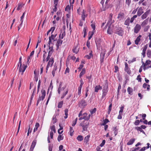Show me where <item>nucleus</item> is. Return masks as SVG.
<instances>
[{
	"label": "nucleus",
	"mask_w": 151,
	"mask_h": 151,
	"mask_svg": "<svg viewBox=\"0 0 151 151\" xmlns=\"http://www.w3.org/2000/svg\"><path fill=\"white\" fill-rule=\"evenodd\" d=\"M108 91V83L106 81H105L103 85L102 90V99H104L106 96Z\"/></svg>",
	"instance_id": "1"
},
{
	"label": "nucleus",
	"mask_w": 151,
	"mask_h": 151,
	"mask_svg": "<svg viewBox=\"0 0 151 151\" xmlns=\"http://www.w3.org/2000/svg\"><path fill=\"white\" fill-rule=\"evenodd\" d=\"M20 65V66L19 68V71L20 72H21V75H22L23 74V73L25 70L26 68H27V66L26 65H25L23 64V65H22V62L19 61L18 63V66H19Z\"/></svg>",
	"instance_id": "2"
},
{
	"label": "nucleus",
	"mask_w": 151,
	"mask_h": 151,
	"mask_svg": "<svg viewBox=\"0 0 151 151\" xmlns=\"http://www.w3.org/2000/svg\"><path fill=\"white\" fill-rule=\"evenodd\" d=\"M41 93L42 95L41 96H39L37 102V105L39 103L40 101L41 100L43 101L44 99L46 93L45 91V90H42Z\"/></svg>",
	"instance_id": "3"
},
{
	"label": "nucleus",
	"mask_w": 151,
	"mask_h": 151,
	"mask_svg": "<svg viewBox=\"0 0 151 151\" xmlns=\"http://www.w3.org/2000/svg\"><path fill=\"white\" fill-rule=\"evenodd\" d=\"M89 124V123L87 122H85V121H83L81 123L80 125L82 127L83 131H87V128Z\"/></svg>",
	"instance_id": "4"
},
{
	"label": "nucleus",
	"mask_w": 151,
	"mask_h": 151,
	"mask_svg": "<svg viewBox=\"0 0 151 151\" xmlns=\"http://www.w3.org/2000/svg\"><path fill=\"white\" fill-rule=\"evenodd\" d=\"M54 61L53 58H50V59L49 60V61L48 63V64H47V67H46V70H47V69L50 67H51L53 63H54Z\"/></svg>",
	"instance_id": "5"
},
{
	"label": "nucleus",
	"mask_w": 151,
	"mask_h": 151,
	"mask_svg": "<svg viewBox=\"0 0 151 151\" xmlns=\"http://www.w3.org/2000/svg\"><path fill=\"white\" fill-rule=\"evenodd\" d=\"M115 32L119 35L122 36L123 34V31L122 29V28L119 27L116 29Z\"/></svg>",
	"instance_id": "6"
},
{
	"label": "nucleus",
	"mask_w": 151,
	"mask_h": 151,
	"mask_svg": "<svg viewBox=\"0 0 151 151\" xmlns=\"http://www.w3.org/2000/svg\"><path fill=\"white\" fill-rule=\"evenodd\" d=\"M105 54L106 51L104 50H103L101 54L100 62L101 63H102L103 62Z\"/></svg>",
	"instance_id": "7"
},
{
	"label": "nucleus",
	"mask_w": 151,
	"mask_h": 151,
	"mask_svg": "<svg viewBox=\"0 0 151 151\" xmlns=\"http://www.w3.org/2000/svg\"><path fill=\"white\" fill-rule=\"evenodd\" d=\"M87 105L86 102L85 100L84 99L82 100L79 102V106L82 107L83 108L85 106Z\"/></svg>",
	"instance_id": "8"
},
{
	"label": "nucleus",
	"mask_w": 151,
	"mask_h": 151,
	"mask_svg": "<svg viewBox=\"0 0 151 151\" xmlns=\"http://www.w3.org/2000/svg\"><path fill=\"white\" fill-rule=\"evenodd\" d=\"M113 14L111 13L109 15V20L107 24H109L111 26V24H112L114 22V20H112Z\"/></svg>",
	"instance_id": "9"
},
{
	"label": "nucleus",
	"mask_w": 151,
	"mask_h": 151,
	"mask_svg": "<svg viewBox=\"0 0 151 151\" xmlns=\"http://www.w3.org/2000/svg\"><path fill=\"white\" fill-rule=\"evenodd\" d=\"M141 26L139 24H137L134 28V32L137 33L141 29Z\"/></svg>",
	"instance_id": "10"
},
{
	"label": "nucleus",
	"mask_w": 151,
	"mask_h": 151,
	"mask_svg": "<svg viewBox=\"0 0 151 151\" xmlns=\"http://www.w3.org/2000/svg\"><path fill=\"white\" fill-rule=\"evenodd\" d=\"M124 17V13L122 12H120L118 15L117 18L119 20L123 19Z\"/></svg>",
	"instance_id": "11"
},
{
	"label": "nucleus",
	"mask_w": 151,
	"mask_h": 151,
	"mask_svg": "<svg viewBox=\"0 0 151 151\" xmlns=\"http://www.w3.org/2000/svg\"><path fill=\"white\" fill-rule=\"evenodd\" d=\"M150 12V10L149 9L145 12L141 16V18L143 19H145L149 15Z\"/></svg>",
	"instance_id": "12"
},
{
	"label": "nucleus",
	"mask_w": 151,
	"mask_h": 151,
	"mask_svg": "<svg viewBox=\"0 0 151 151\" xmlns=\"http://www.w3.org/2000/svg\"><path fill=\"white\" fill-rule=\"evenodd\" d=\"M63 42V40H61L60 39H59L56 44V46L57 47V49H58L59 46H60L62 44Z\"/></svg>",
	"instance_id": "13"
},
{
	"label": "nucleus",
	"mask_w": 151,
	"mask_h": 151,
	"mask_svg": "<svg viewBox=\"0 0 151 151\" xmlns=\"http://www.w3.org/2000/svg\"><path fill=\"white\" fill-rule=\"evenodd\" d=\"M62 83L60 82V85L58 88V93L59 94H60V92L62 91H63L65 89V88L64 87H62Z\"/></svg>",
	"instance_id": "14"
},
{
	"label": "nucleus",
	"mask_w": 151,
	"mask_h": 151,
	"mask_svg": "<svg viewBox=\"0 0 151 151\" xmlns=\"http://www.w3.org/2000/svg\"><path fill=\"white\" fill-rule=\"evenodd\" d=\"M144 12L143 10L141 7H140L137 11V14L138 16H140Z\"/></svg>",
	"instance_id": "15"
},
{
	"label": "nucleus",
	"mask_w": 151,
	"mask_h": 151,
	"mask_svg": "<svg viewBox=\"0 0 151 151\" xmlns=\"http://www.w3.org/2000/svg\"><path fill=\"white\" fill-rule=\"evenodd\" d=\"M79 50V48L77 46H76L74 47L73 49V51L74 53L77 54L78 53Z\"/></svg>",
	"instance_id": "16"
},
{
	"label": "nucleus",
	"mask_w": 151,
	"mask_h": 151,
	"mask_svg": "<svg viewBox=\"0 0 151 151\" xmlns=\"http://www.w3.org/2000/svg\"><path fill=\"white\" fill-rule=\"evenodd\" d=\"M141 37V35H139L138 37L136 40L135 41V44L136 45H138L139 44V42L140 40V38Z\"/></svg>",
	"instance_id": "17"
},
{
	"label": "nucleus",
	"mask_w": 151,
	"mask_h": 151,
	"mask_svg": "<svg viewBox=\"0 0 151 151\" xmlns=\"http://www.w3.org/2000/svg\"><path fill=\"white\" fill-rule=\"evenodd\" d=\"M125 70L126 72L129 74L130 73V71L128 68V64L126 63H125Z\"/></svg>",
	"instance_id": "18"
},
{
	"label": "nucleus",
	"mask_w": 151,
	"mask_h": 151,
	"mask_svg": "<svg viewBox=\"0 0 151 151\" xmlns=\"http://www.w3.org/2000/svg\"><path fill=\"white\" fill-rule=\"evenodd\" d=\"M102 89V87L99 85L97 86L95 88V92H97L98 91Z\"/></svg>",
	"instance_id": "19"
},
{
	"label": "nucleus",
	"mask_w": 151,
	"mask_h": 151,
	"mask_svg": "<svg viewBox=\"0 0 151 151\" xmlns=\"http://www.w3.org/2000/svg\"><path fill=\"white\" fill-rule=\"evenodd\" d=\"M134 139H130L129 141L127 142V144L128 145H132L135 141Z\"/></svg>",
	"instance_id": "20"
},
{
	"label": "nucleus",
	"mask_w": 151,
	"mask_h": 151,
	"mask_svg": "<svg viewBox=\"0 0 151 151\" xmlns=\"http://www.w3.org/2000/svg\"><path fill=\"white\" fill-rule=\"evenodd\" d=\"M150 86L149 85H147L145 83H144L143 85V87L144 88H147V91H149L150 89Z\"/></svg>",
	"instance_id": "21"
},
{
	"label": "nucleus",
	"mask_w": 151,
	"mask_h": 151,
	"mask_svg": "<svg viewBox=\"0 0 151 151\" xmlns=\"http://www.w3.org/2000/svg\"><path fill=\"white\" fill-rule=\"evenodd\" d=\"M40 124L38 123H36L35 125V127L33 130V132H35L37 130L38 127H39Z\"/></svg>",
	"instance_id": "22"
},
{
	"label": "nucleus",
	"mask_w": 151,
	"mask_h": 151,
	"mask_svg": "<svg viewBox=\"0 0 151 151\" xmlns=\"http://www.w3.org/2000/svg\"><path fill=\"white\" fill-rule=\"evenodd\" d=\"M85 11L84 10H83L81 15L82 19L84 21L85 20V17H86V16L85 15Z\"/></svg>",
	"instance_id": "23"
},
{
	"label": "nucleus",
	"mask_w": 151,
	"mask_h": 151,
	"mask_svg": "<svg viewBox=\"0 0 151 151\" xmlns=\"http://www.w3.org/2000/svg\"><path fill=\"white\" fill-rule=\"evenodd\" d=\"M127 91L129 94L131 95H132L133 90L132 88L130 87H128L127 88Z\"/></svg>",
	"instance_id": "24"
},
{
	"label": "nucleus",
	"mask_w": 151,
	"mask_h": 151,
	"mask_svg": "<svg viewBox=\"0 0 151 151\" xmlns=\"http://www.w3.org/2000/svg\"><path fill=\"white\" fill-rule=\"evenodd\" d=\"M24 5V4H22V3H19L17 10H20Z\"/></svg>",
	"instance_id": "25"
},
{
	"label": "nucleus",
	"mask_w": 151,
	"mask_h": 151,
	"mask_svg": "<svg viewBox=\"0 0 151 151\" xmlns=\"http://www.w3.org/2000/svg\"><path fill=\"white\" fill-rule=\"evenodd\" d=\"M109 1V0H106V2H105V7L104 8V6H103V10L104 11L106 10V9H107V8H108V6H107V3H108V2Z\"/></svg>",
	"instance_id": "26"
},
{
	"label": "nucleus",
	"mask_w": 151,
	"mask_h": 151,
	"mask_svg": "<svg viewBox=\"0 0 151 151\" xmlns=\"http://www.w3.org/2000/svg\"><path fill=\"white\" fill-rule=\"evenodd\" d=\"M130 20V18L129 17L128 18L125 22L124 24L129 26V24Z\"/></svg>",
	"instance_id": "27"
},
{
	"label": "nucleus",
	"mask_w": 151,
	"mask_h": 151,
	"mask_svg": "<svg viewBox=\"0 0 151 151\" xmlns=\"http://www.w3.org/2000/svg\"><path fill=\"white\" fill-rule=\"evenodd\" d=\"M57 34H55V35H54L53 34H52L49 37L50 38L51 40H52L53 41H55V39L56 37V36Z\"/></svg>",
	"instance_id": "28"
},
{
	"label": "nucleus",
	"mask_w": 151,
	"mask_h": 151,
	"mask_svg": "<svg viewBox=\"0 0 151 151\" xmlns=\"http://www.w3.org/2000/svg\"><path fill=\"white\" fill-rule=\"evenodd\" d=\"M83 137L81 135H79L77 137V140L79 141H82L83 139Z\"/></svg>",
	"instance_id": "29"
},
{
	"label": "nucleus",
	"mask_w": 151,
	"mask_h": 151,
	"mask_svg": "<svg viewBox=\"0 0 151 151\" xmlns=\"http://www.w3.org/2000/svg\"><path fill=\"white\" fill-rule=\"evenodd\" d=\"M36 142L37 140L35 139L32 142L31 147L34 148L36 145Z\"/></svg>",
	"instance_id": "30"
},
{
	"label": "nucleus",
	"mask_w": 151,
	"mask_h": 151,
	"mask_svg": "<svg viewBox=\"0 0 151 151\" xmlns=\"http://www.w3.org/2000/svg\"><path fill=\"white\" fill-rule=\"evenodd\" d=\"M110 25L109 26V27L107 30V32L108 34H111L112 33V29L110 28Z\"/></svg>",
	"instance_id": "31"
},
{
	"label": "nucleus",
	"mask_w": 151,
	"mask_h": 151,
	"mask_svg": "<svg viewBox=\"0 0 151 151\" xmlns=\"http://www.w3.org/2000/svg\"><path fill=\"white\" fill-rule=\"evenodd\" d=\"M50 128L51 130V131L53 132V131L55 133L56 132V130L55 129V126L54 125H51V126L50 127Z\"/></svg>",
	"instance_id": "32"
},
{
	"label": "nucleus",
	"mask_w": 151,
	"mask_h": 151,
	"mask_svg": "<svg viewBox=\"0 0 151 151\" xmlns=\"http://www.w3.org/2000/svg\"><path fill=\"white\" fill-rule=\"evenodd\" d=\"M68 109H65V116H64V117L65 119H66L68 117Z\"/></svg>",
	"instance_id": "33"
},
{
	"label": "nucleus",
	"mask_w": 151,
	"mask_h": 151,
	"mask_svg": "<svg viewBox=\"0 0 151 151\" xmlns=\"http://www.w3.org/2000/svg\"><path fill=\"white\" fill-rule=\"evenodd\" d=\"M63 137L62 135H59L58 137V141L60 142V140L63 139Z\"/></svg>",
	"instance_id": "34"
},
{
	"label": "nucleus",
	"mask_w": 151,
	"mask_h": 151,
	"mask_svg": "<svg viewBox=\"0 0 151 151\" xmlns=\"http://www.w3.org/2000/svg\"><path fill=\"white\" fill-rule=\"evenodd\" d=\"M52 54V53H51V51L49 52L48 55L47 56V58H46L47 61L48 60H49L50 59V57L51 56Z\"/></svg>",
	"instance_id": "35"
},
{
	"label": "nucleus",
	"mask_w": 151,
	"mask_h": 151,
	"mask_svg": "<svg viewBox=\"0 0 151 151\" xmlns=\"http://www.w3.org/2000/svg\"><path fill=\"white\" fill-rule=\"evenodd\" d=\"M57 121V119L56 118V117L55 116H53L52 118V123L54 124Z\"/></svg>",
	"instance_id": "36"
},
{
	"label": "nucleus",
	"mask_w": 151,
	"mask_h": 151,
	"mask_svg": "<svg viewBox=\"0 0 151 151\" xmlns=\"http://www.w3.org/2000/svg\"><path fill=\"white\" fill-rule=\"evenodd\" d=\"M151 61L150 60H146V61L145 62V63H143V65H147L151 63Z\"/></svg>",
	"instance_id": "37"
},
{
	"label": "nucleus",
	"mask_w": 151,
	"mask_h": 151,
	"mask_svg": "<svg viewBox=\"0 0 151 151\" xmlns=\"http://www.w3.org/2000/svg\"><path fill=\"white\" fill-rule=\"evenodd\" d=\"M147 55L149 58H151V51L150 50H148L147 51Z\"/></svg>",
	"instance_id": "38"
},
{
	"label": "nucleus",
	"mask_w": 151,
	"mask_h": 151,
	"mask_svg": "<svg viewBox=\"0 0 151 151\" xmlns=\"http://www.w3.org/2000/svg\"><path fill=\"white\" fill-rule=\"evenodd\" d=\"M59 126L60 127V128L58 129V132L59 134H61L63 132V130L61 131V132H60V131L62 130L63 129V128L60 126V124H59Z\"/></svg>",
	"instance_id": "39"
},
{
	"label": "nucleus",
	"mask_w": 151,
	"mask_h": 151,
	"mask_svg": "<svg viewBox=\"0 0 151 151\" xmlns=\"http://www.w3.org/2000/svg\"><path fill=\"white\" fill-rule=\"evenodd\" d=\"M135 128L138 131H139L141 132L143 131V130L140 127H135Z\"/></svg>",
	"instance_id": "40"
},
{
	"label": "nucleus",
	"mask_w": 151,
	"mask_h": 151,
	"mask_svg": "<svg viewBox=\"0 0 151 151\" xmlns=\"http://www.w3.org/2000/svg\"><path fill=\"white\" fill-rule=\"evenodd\" d=\"M63 104V101H61L59 102L58 105V108H60L62 107V105Z\"/></svg>",
	"instance_id": "41"
},
{
	"label": "nucleus",
	"mask_w": 151,
	"mask_h": 151,
	"mask_svg": "<svg viewBox=\"0 0 151 151\" xmlns=\"http://www.w3.org/2000/svg\"><path fill=\"white\" fill-rule=\"evenodd\" d=\"M85 72L86 70L85 69L83 68L82 70V71L80 73V76H82L85 73Z\"/></svg>",
	"instance_id": "42"
},
{
	"label": "nucleus",
	"mask_w": 151,
	"mask_h": 151,
	"mask_svg": "<svg viewBox=\"0 0 151 151\" xmlns=\"http://www.w3.org/2000/svg\"><path fill=\"white\" fill-rule=\"evenodd\" d=\"M70 135L71 136H72L73 134V133L74 132L73 128L71 127L70 128Z\"/></svg>",
	"instance_id": "43"
},
{
	"label": "nucleus",
	"mask_w": 151,
	"mask_h": 151,
	"mask_svg": "<svg viewBox=\"0 0 151 151\" xmlns=\"http://www.w3.org/2000/svg\"><path fill=\"white\" fill-rule=\"evenodd\" d=\"M111 107H112V104H111L109 106L108 110V114H109L111 111Z\"/></svg>",
	"instance_id": "44"
},
{
	"label": "nucleus",
	"mask_w": 151,
	"mask_h": 151,
	"mask_svg": "<svg viewBox=\"0 0 151 151\" xmlns=\"http://www.w3.org/2000/svg\"><path fill=\"white\" fill-rule=\"evenodd\" d=\"M82 87L79 86L78 88V95H80L81 94V90L82 88Z\"/></svg>",
	"instance_id": "45"
},
{
	"label": "nucleus",
	"mask_w": 151,
	"mask_h": 151,
	"mask_svg": "<svg viewBox=\"0 0 151 151\" xmlns=\"http://www.w3.org/2000/svg\"><path fill=\"white\" fill-rule=\"evenodd\" d=\"M147 23V21L146 20H145L141 24V26H144L146 25Z\"/></svg>",
	"instance_id": "46"
},
{
	"label": "nucleus",
	"mask_w": 151,
	"mask_h": 151,
	"mask_svg": "<svg viewBox=\"0 0 151 151\" xmlns=\"http://www.w3.org/2000/svg\"><path fill=\"white\" fill-rule=\"evenodd\" d=\"M114 131V133L115 134V136H116L117 134V129L116 128V127H114L113 128Z\"/></svg>",
	"instance_id": "47"
},
{
	"label": "nucleus",
	"mask_w": 151,
	"mask_h": 151,
	"mask_svg": "<svg viewBox=\"0 0 151 151\" xmlns=\"http://www.w3.org/2000/svg\"><path fill=\"white\" fill-rule=\"evenodd\" d=\"M90 137V136L89 135H87L86 137H85L84 138V140L85 142H87L88 140L89 139Z\"/></svg>",
	"instance_id": "48"
},
{
	"label": "nucleus",
	"mask_w": 151,
	"mask_h": 151,
	"mask_svg": "<svg viewBox=\"0 0 151 151\" xmlns=\"http://www.w3.org/2000/svg\"><path fill=\"white\" fill-rule=\"evenodd\" d=\"M68 93V91H66L65 93H63L61 97V99H63L66 96Z\"/></svg>",
	"instance_id": "49"
},
{
	"label": "nucleus",
	"mask_w": 151,
	"mask_h": 151,
	"mask_svg": "<svg viewBox=\"0 0 151 151\" xmlns=\"http://www.w3.org/2000/svg\"><path fill=\"white\" fill-rule=\"evenodd\" d=\"M84 119L85 120L84 121L86 120V121L87 120V118H86V116H83V117H80L79 119V120H81L82 119Z\"/></svg>",
	"instance_id": "50"
},
{
	"label": "nucleus",
	"mask_w": 151,
	"mask_h": 151,
	"mask_svg": "<svg viewBox=\"0 0 151 151\" xmlns=\"http://www.w3.org/2000/svg\"><path fill=\"white\" fill-rule=\"evenodd\" d=\"M96 111V109L94 108L92 110L90 111V112L91 114H93L95 113Z\"/></svg>",
	"instance_id": "51"
},
{
	"label": "nucleus",
	"mask_w": 151,
	"mask_h": 151,
	"mask_svg": "<svg viewBox=\"0 0 151 151\" xmlns=\"http://www.w3.org/2000/svg\"><path fill=\"white\" fill-rule=\"evenodd\" d=\"M25 12H24L23 13L22 16V17H21L20 21H21V22H23V18L24 17V14H25Z\"/></svg>",
	"instance_id": "52"
},
{
	"label": "nucleus",
	"mask_w": 151,
	"mask_h": 151,
	"mask_svg": "<svg viewBox=\"0 0 151 151\" xmlns=\"http://www.w3.org/2000/svg\"><path fill=\"white\" fill-rule=\"evenodd\" d=\"M65 29H64L63 32H62V36H61V39H63V37L65 36Z\"/></svg>",
	"instance_id": "53"
},
{
	"label": "nucleus",
	"mask_w": 151,
	"mask_h": 151,
	"mask_svg": "<svg viewBox=\"0 0 151 151\" xmlns=\"http://www.w3.org/2000/svg\"><path fill=\"white\" fill-rule=\"evenodd\" d=\"M105 143V140H103L102 143L100 144V146L101 147H102L104 145Z\"/></svg>",
	"instance_id": "54"
},
{
	"label": "nucleus",
	"mask_w": 151,
	"mask_h": 151,
	"mask_svg": "<svg viewBox=\"0 0 151 151\" xmlns=\"http://www.w3.org/2000/svg\"><path fill=\"white\" fill-rule=\"evenodd\" d=\"M55 29V27H51V28L50 29V30L51 31H52L51 34H52L53 32L54 31Z\"/></svg>",
	"instance_id": "55"
},
{
	"label": "nucleus",
	"mask_w": 151,
	"mask_h": 151,
	"mask_svg": "<svg viewBox=\"0 0 151 151\" xmlns=\"http://www.w3.org/2000/svg\"><path fill=\"white\" fill-rule=\"evenodd\" d=\"M96 45L97 47L98 48V47H99V43L100 41H96Z\"/></svg>",
	"instance_id": "56"
},
{
	"label": "nucleus",
	"mask_w": 151,
	"mask_h": 151,
	"mask_svg": "<svg viewBox=\"0 0 151 151\" xmlns=\"http://www.w3.org/2000/svg\"><path fill=\"white\" fill-rule=\"evenodd\" d=\"M136 59L135 58H133L131 60H130L128 61L129 63L133 62L136 61Z\"/></svg>",
	"instance_id": "57"
},
{
	"label": "nucleus",
	"mask_w": 151,
	"mask_h": 151,
	"mask_svg": "<svg viewBox=\"0 0 151 151\" xmlns=\"http://www.w3.org/2000/svg\"><path fill=\"white\" fill-rule=\"evenodd\" d=\"M149 68H150L149 67V66H147V65H144L143 66V69L144 70H145L146 69Z\"/></svg>",
	"instance_id": "58"
},
{
	"label": "nucleus",
	"mask_w": 151,
	"mask_h": 151,
	"mask_svg": "<svg viewBox=\"0 0 151 151\" xmlns=\"http://www.w3.org/2000/svg\"><path fill=\"white\" fill-rule=\"evenodd\" d=\"M49 49L50 50V51H51V53H52V50H53V47L52 46L50 47V45H49Z\"/></svg>",
	"instance_id": "59"
},
{
	"label": "nucleus",
	"mask_w": 151,
	"mask_h": 151,
	"mask_svg": "<svg viewBox=\"0 0 151 151\" xmlns=\"http://www.w3.org/2000/svg\"><path fill=\"white\" fill-rule=\"evenodd\" d=\"M93 34H94L93 32H91V34L90 35V36L88 37V40H90L91 39V38H92Z\"/></svg>",
	"instance_id": "60"
},
{
	"label": "nucleus",
	"mask_w": 151,
	"mask_h": 151,
	"mask_svg": "<svg viewBox=\"0 0 151 151\" xmlns=\"http://www.w3.org/2000/svg\"><path fill=\"white\" fill-rule=\"evenodd\" d=\"M139 123V120H137L135 121L134 124L136 125H138Z\"/></svg>",
	"instance_id": "61"
},
{
	"label": "nucleus",
	"mask_w": 151,
	"mask_h": 151,
	"mask_svg": "<svg viewBox=\"0 0 151 151\" xmlns=\"http://www.w3.org/2000/svg\"><path fill=\"white\" fill-rule=\"evenodd\" d=\"M53 135V132L52 131H51L50 133V136L51 139H52Z\"/></svg>",
	"instance_id": "62"
},
{
	"label": "nucleus",
	"mask_w": 151,
	"mask_h": 151,
	"mask_svg": "<svg viewBox=\"0 0 151 151\" xmlns=\"http://www.w3.org/2000/svg\"><path fill=\"white\" fill-rule=\"evenodd\" d=\"M91 27L93 29V30L95 29V24H92L91 25Z\"/></svg>",
	"instance_id": "63"
},
{
	"label": "nucleus",
	"mask_w": 151,
	"mask_h": 151,
	"mask_svg": "<svg viewBox=\"0 0 151 151\" xmlns=\"http://www.w3.org/2000/svg\"><path fill=\"white\" fill-rule=\"evenodd\" d=\"M146 149V147H144L142 148L139 151H145Z\"/></svg>",
	"instance_id": "64"
}]
</instances>
